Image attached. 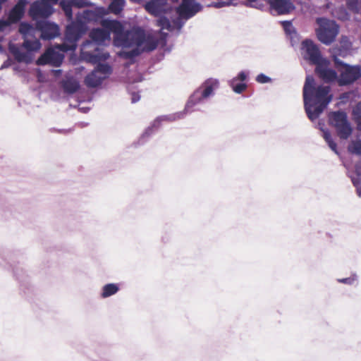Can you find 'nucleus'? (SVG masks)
<instances>
[{
	"label": "nucleus",
	"mask_w": 361,
	"mask_h": 361,
	"mask_svg": "<svg viewBox=\"0 0 361 361\" xmlns=\"http://www.w3.org/2000/svg\"><path fill=\"white\" fill-rule=\"evenodd\" d=\"M329 61L327 59L316 65L315 73L324 82L330 83L338 82V75L337 72L329 67Z\"/></svg>",
	"instance_id": "15"
},
{
	"label": "nucleus",
	"mask_w": 361,
	"mask_h": 361,
	"mask_svg": "<svg viewBox=\"0 0 361 361\" xmlns=\"http://www.w3.org/2000/svg\"><path fill=\"white\" fill-rule=\"evenodd\" d=\"M28 3L29 1L27 0H18L10 10L8 18L13 24L17 23L23 18L25 12L26 6Z\"/></svg>",
	"instance_id": "18"
},
{
	"label": "nucleus",
	"mask_w": 361,
	"mask_h": 361,
	"mask_svg": "<svg viewBox=\"0 0 361 361\" xmlns=\"http://www.w3.org/2000/svg\"><path fill=\"white\" fill-rule=\"evenodd\" d=\"M64 55L54 49H48L37 60V63L40 66L50 64L54 67H59L63 60Z\"/></svg>",
	"instance_id": "16"
},
{
	"label": "nucleus",
	"mask_w": 361,
	"mask_h": 361,
	"mask_svg": "<svg viewBox=\"0 0 361 361\" xmlns=\"http://www.w3.org/2000/svg\"><path fill=\"white\" fill-rule=\"evenodd\" d=\"M145 32L140 27H133L130 30H126L119 44L123 47H130L133 45L141 47L145 40Z\"/></svg>",
	"instance_id": "8"
},
{
	"label": "nucleus",
	"mask_w": 361,
	"mask_h": 361,
	"mask_svg": "<svg viewBox=\"0 0 361 361\" xmlns=\"http://www.w3.org/2000/svg\"><path fill=\"white\" fill-rule=\"evenodd\" d=\"M361 0H346V6L348 10L354 13L360 12L359 4Z\"/></svg>",
	"instance_id": "40"
},
{
	"label": "nucleus",
	"mask_w": 361,
	"mask_h": 361,
	"mask_svg": "<svg viewBox=\"0 0 361 361\" xmlns=\"http://www.w3.org/2000/svg\"><path fill=\"white\" fill-rule=\"evenodd\" d=\"M353 118L356 123L357 130L361 131V102H357L353 109Z\"/></svg>",
	"instance_id": "34"
},
{
	"label": "nucleus",
	"mask_w": 361,
	"mask_h": 361,
	"mask_svg": "<svg viewBox=\"0 0 361 361\" xmlns=\"http://www.w3.org/2000/svg\"><path fill=\"white\" fill-rule=\"evenodd\" d=\"M87 59L92 63H99L101 61H106L109 58V54L105 53H87Z\"/></svg>",
	"instance_id": "30"
},
{
	"label": "nucleus",
	"mask_w": 361,
	"mask_h": 361,
	"mask_svg": "<svg viewBox=\"0 0 361 361\" xmlns=\"http://www.w3.org/2000/svg\"><path fill=\"white\" fill-rule=\"evenodd\" d=\"M142 45H144L143 51H152L157 47L158 40L152 35H145Z\"/></svg>",
	"instance_id": "29"
},
{
	"label": "nucleus",
	"mask_w": 361,
	"mask_h": 361,
	"mask_svg": "<svg viewBox=\"0 0 361 361\" xmlns=\"http://www.w3.org/2000/svg\"><path fill=\"white\" fill-rule=\"evenodd\" d=\"M107 14V11L103 7H96L94 9H85L82 13H78L77 17L81 21L85 22L87 25L90 23H99L102 24V21L104 20V17Z\"/></svg>",
	"instance_id": "13"
},
{
	"label": "nucleus",
	"mask_w": 361,
	"mask_h": 361,
	"mask_svg": "<svg viewBox=\"0 0 361 361\" xmlns=\"http://www.w3.org/2000/svg\"><path fill=\"white\" fill-rule=\"evenodd\" d=\"M159 18L157 20V25L159 26L161 30H167L169 31H172L173 27L171 25V23L168 18L164 16V14L161 16H158Z\"/></svg>",
	"instance_id": "35"
},
{
	"label": "nucleus",
	"mask_w": 361,
	"mask_h": 361,
	"mask_svg": "<svg viewBox=\"0 0 361 361\" xmlns=\"http://www.w3.org/2000/svg\"><path fill=\"white\" fill-rule=\"evenodd\" d=\"M106 78V75H99L98 73L93 70L85 78V83L88 87L95 88L101 85Z\"/></svg>",
	"instance_id": "22"
},
{
	"label": "nucleus",
	"mask_w": 361,
	"mask_h": 361,
	"mask_svg": "<svg viewBox=\"0 0 361 361\" xmlns=\"http://www.w3.org/2000/svg\"><path fill=\"white\" fill-rule=\"evenodd\" d=\"M98 73L104 74V75H106V78L109 77V75L112 73V68L108 63H99L96 68L94 69Z\"/></svg>",
	"instance_id": "37"
},
{
	"label": "nucleus",
	"mask_w": 361,
	"mask_h": 361,
	"mask_svg": "<svg viewBox=\"0 0 361 361\" xmlns=\"http://www.w3.org/2000/svg\"><path fill=\"white\" fill-rule=\"evenodd\" d=\"M168 0H151L145 5V9L154 16L164 14L169 10Z\"/></svg>",
	"instance_id": "19"
},
{
	"label": "nucleus",
	"mask_w": 361,
	"mask_h": 361,
	"mask_svg": "<svg viewBox=\"0 0 361 361\" xmlns=\"http://www.w3.org/2000/svg\"><path fill=\"white\" fill-rule=\"evenodd\" d=\"M347 97V94H343L341 97V98H346Z\"/></svg>",
	"instance_id": "58"
},
{
	"label": "nucleus",
	"mask_w": 361,
	"mask_h": 361,
	"mask_svg": "<svg viewBox=\"0 0 361 361\" xmlns=\"http://www.w3.org/2000/svg\"><path fill=\"white\" fill-rule=\"evenodd\" d=\"M8 66H9V63H8V61H5V62L3 63V65H2V66H1V68H7V67H8Z\"/></svg>",
	"instance_id": "54"
},
{
	"label": "nucleus",
	"mask_w": 361,
	"mask_h": 361,
	"mask_svg": "<svg viewBox=\"0 0 361 361\" xmlns=\"http://www.w3.org/2000/svg\"><path fill=\"white\" fill-rule=\"evenodd\" d=\"M13 24L11 20L7 18L6 20L0 19V32L4 31Z\"/></svg>",
	"instance_id": "47"
},
{
	"label": "nucleus",
	"mask_w": 361,
	"mask_h": 361,
	"mask_svg": "<svg viewBox=\"0 0 361 361\" xmlns=\"http://www.w3.org/2000/svg\"><path fill=\"white\" fill-rule=\"evenodd\" d=\"M56 72L61 73V70H56Z\"/></svg>",
	"instance_id": "59"
},
{
	"label": "nucleus",
	"mask_w": 361,
	"mask_h": 361,
	"mask_svg": "<svg viewBox=\"0 0 361 361\" xmlns=\"http://www.w3.org/2000/svg\"><path fill=\"white\" fill-rule=\"evenodd\" d=\"M36 29L40 32V37L44 40H51L60 35L59 25L46 20H37Z\"/></svg>",
	"instance_id": "12"
},
{
	"label": "nucleus",
	"mask_w": 361,
	"mask_h": 361,
	"mask_svg": "<svg viewBox=\"0 0 361 361\" xmlns=\"http://www.w3.org/2000/svg\"><path fill=\"white\" fill-rule=\"evenodd\" d=\"M109 39V31L106 28H93L89 33V39L82 42V47L85 48L90 45H103L106 40Z\"/></svg>",
	"instance_id": "14"
},
{
	"label": "nucleus",
	"mask_w": 361,
	"mask_h": 361,
	"mask_svg": "<svg viewBox=\"0 0 361 361\" xmlns=\"http://www.w3.org/2000/svg\"><path fill=\"white\" fill-rule=\"evenodd\" d=\"M247 78V73L244 71H242L238 73V75L235 78H233V79H236V82L238 80H240L241 82H243L245 80H246Z\"/></svg>",
	"instance_id": "48"
},
{
	"label": "nucleus",
	"mask_w": 361,
	"mask_h": 361,
	"mask_svg": "<svg viewBox=\"0 0 361 361\" xmlns=\"http://www.w3.org/2000/svg\"><path fill=\"white\" fill-rule=\"evenodd\" d=\"M102 27L109 31V36L113 33L114 40L119 44L126 32L123 23L117 20L105 19L102 21Z\"/></svg>",
	"instance_id": "17"
},
{
	"label": "nucleus",
	"mask_w": 361,
	"mask_h": 361,
	"mask_svg": "<svg viewBox=\"0 0 361 361\" xmlns=\"http://www.w3.org/2000/svg\"><path fill=\"white\" fill-rule=\"evenodd\" d=\"M348 151L351 154L361 155V140H352L348 146Z\"/></svg>",
	"instance_id": "38"
},
{
	"label": "nucleus",
	"mask_w": 361,
	"mask_h": 361,
	"mask_svg": "<svg viewBox=\"0 0 361 361\" xmlns=\"http://www.w3.org/2000/svg\"><path fill=\"white\" fill-rule=\"evenodd\" d=\"M54 12V7L51 4L42 2L41 1H35L30 7L29 15L35 20H39V18L45 20L49 18Z\"/></svg>",
	"instance_id": "11"
},
{
	"label": "nucleus",
	"mask_w": 361,
	"mask_h": 361,
	"mask_svg": "<svg viewBox=\"0 0 361 361\" xmlns=\"http://www.w3.org/2000/svg\"><path fill=\"white\" fill-rule=\"evenodd\" d=\"M141 52L142 51L140 50L138 47H137L130 51H121L119 53V56L123 59H129L130 61V63H133L135 62V59L138 56Z\"/></svg>",
	"instance_id": "33"
},
{
	"label": "nucleus",
	"mask_w": 361,
	"mask_h": 361,
	"mask_svg": "<svg viewBox=\"0 0 361 361\" xmlns=\"http://www.w3.org/2000/svg\"><path fill=\"white\" fill-rule=\"evenodd\" d=\"M301 49L305 51L304 59L312 64L317 65L326 59L323 58L319 47L310 39L302 42Z\"/></svg>",
	"instance_id": "9"
},
{
	"label": "nucleus",
	"mask_w": 361,
	"mask_h": 361,
	"mask_svg": "<svg viewBox=\"0 0 361 361\" xmlns=\"http://www.w3.org/2000/svg\"><path fill=\"white\" fill-rule=\"evenodd\" d=\"M80 110L83 113H87L90 111V108L89 107H82V108H80Z\"/></svg>",
	"instance_id": "53"
},
{
	"label": "nucleus",
	"mask_w": 361,
	"mask_h": 361,
	"mask_svg": "<svg viewBox=\"0 0 361 361\" xmlns=\"http://www.w3.org/2000/svg\"><path fill=\"white\" fill-rule=\"evenodd\" d=\"M346 174L350 178L353 185L356 188L357 195L361 197V178L353 176L349 171Z\"/></svg>",
	"instance_id": "39"
},
{
	"label": "nucleus",
	"mask_w": 361,
	"mask_h": 361,
	"mask_svg": "<svg viewBox=\"0 0 361 361\" xmlns=\"http://www.w3.org/2000/svg\"><path fill=\"white\" fill-rule=\"evenodd\" d=\"M83 1H84V2H87V0H83Z\"/></svg>",
	"instance_id": "62"
},
{
	"label": "nucleus",
	"mask_w": 361,
	"mask_h": 361,
	"mask_svg": "<svg viewBox=\"0 0 361 361\" xmlns=\"http://www.w3.org/2000/svg\"><path fill=\"white\" fill-rule=\"evenodd\" d=\"M343 166H345L346 169H348V167L345 164H343Z\"/></svg>",
	"instance_id": "61"
},
{
	"label": "nucleus",
	"mask_w": 361,
	"mask_h": 361,
	"mask_svg": "<svg viewBox=\"0 0 361 361\" xmlns=\"http://www.w3.org/2000/svg\"><path fill=\"white\" fill-rule=\"evenodd\" d=\"M75 16V19L68 20L66 26L63 40L61 44L56 45V49L63 52L75 51L78 47V42L88 30V26Z\"/></svg>",
	"instance_id": "2"
},
{
	"label": "nucleus",
	"mask_w": 361,
	"mask_h": 361,
	"mask_svg": "<svg viewBox=\"0 0 361 361\" xmlns=\"http://www.w3.org/2000/svg\"><path fill=\"white\" fill-rule=\"evenodd\" d=\"M329 122L335 128L340 139L347 140L352 135L353 129L344 111L331 112L329 115Z\"/></svg>",
	"instance_id": "5"
},
{
	"label": "nucleus",
	"mask_w": 361,
	"mask_h": 361,
	"mask_svg": "<svg viewBox=\"0 0 361 361\" xmlns=\"http://www.w3.org/2000/svg\"><path fill=\"white\" fill-rule=\"evenodd\" d=\"M140 99V96L139 94L137 93H133L132 94V97H131V101H132V103H136L137 102H138Z\"/></svg>",
	"instance_id": "50"
},
{
	"label": "nucleus",
	"mask_w": 361,
	"mask_h": 361,
	"mask_svg": "<svg viewBox=\"0 0 361 361\" xmlns=\"http://www.w3.org/2000/svg\"><path fill=\"white\" fill-rule=\"evenodd\" d=\"M281 23L286 35H290L292 32L296 30L293 25L292 22L290 20H283L281 21Z\"/></svg>",
	"instance_id": "42"
},
{
	"label": "nucleus",
	"mask_w": 361,
	"mask_h": 361,
	"mask_svg": "<svg viewBox=\"0 0 361 361\" xmlns=\"http://www.w3.org/2000/svg\"><path fill=\"white\" fill-rule=\"evenodd\" d=\"M228 84L232 90L237 94L242 93L247 87V84L245 82L236 83V79H231L228 81Z\"/></svg>",
	"instance_id": "36"
},
{
	"label": "nucleus",
	"mask_w": 361,
	"mask_h": 361,
	"mask_svg": "<svg viewBox=\"0 0 361 361\" xmlns=\"http://www.w3.org/2000/svg\"><path fill=\"white\" fill-rule=\"evenodd\" d=\"M171 3L173 4H177L178 3L179 0H170Z\"/></svg>",
	"instance_id": "57"
},
{
	"label": "nucleus",
	"mask_w": 361,
	"mask_h": 361,
	"mask_svg": "<svg viewBox=\"0 0 361 361\" xmlns=\"http://www.w3.org/2000/svg\"><path fill=\"white\" fill-rule=\"evenodd\" d=\"M219 87V82L216 78H208L205 80L189 96L185 104V111L189 114L197 110L195 107L198 105L204 104L211 97L215 94V90Z\"/></svg>",
	"instance_id": "3"
},
{
	"label": "nucleus",
	"mask_w": 361,
	"mask_h": 361,
	"mask_svg": "<svg viewBox=\"0 0 361 361\" xmlns=\"http://www.w3.org/2000/svg\"><path fill=\"white\" fill-rule=\"evenodd\" d=\"M2 50V47L0 45V51Z\"/></svg>",
	"instance_id": "60"
},
{
	"label": "nucleus",
	"mask_w": 361,
	"mask_h": 361,
	"mask_svg": "<svg viewBox=\"0 0 361 361\" xmlns=\"http://www.w3.org/2000/svg\"><path fill=\"white\" fill-rule=\"evenodd\" d=\"M351 48L352 42L349 37L345 35H342L339 42V47L338 48L339 55L346 54L351 49Z\"/></svg>",
	"instance_id": "28"
},
{
	"label": "nucleus",
	"mask_w": 361,
	"mask_h": 361,
	"mask_svg": "<svg viewBox=\"0 0 361 361\" xmlns=\"http://www.w3.org/2000/svg\"><path fill=\"white\" fill-rule=\"evenodd\" d=\"M329 92L330 87H315L314 78L311 75L306 77L303 87V101L305 112L311 121L318 118L330 103L331 96Z\"/></svg>",
	"instance_id": "1"
},
{
	"label": "nucleus",
	"mask_w": 361,
	"mask_h": 361,
	"mask_svg": "<svg viewBox=\"0 0 361 361\" xmlns=\"http://www.w3.org/2000/svg\"><path fill=\"white\" fill-rule=\"evenodd\" d=\"M59 5L63 11L67 20H72V18H73V6L83 8L88 5V2H84L83 0H61L59 2Z\"/></svg>",
	"instance_id": "20"
},
{
	"label": "nucleus",
	"mask_w": 361,
	"mask_h": 361,
	"mask_svg": "<svg viewBox=\"0 0 361 361\" xmlns=\"http://www.w3.org/2000/svg\"><path fill=\"white\" fill-rule=\"evenodd\" d=\"M355 173L357 177L361 178V161H359L355 164Z\"/></svg>",
	"instance_id": "49"
},
{
	"label": "nucleus",
	"mask_w": 361,
	"mask_h": 361,
	"mask_svg": "<svg viewBox=\"0 0 361 361\" xmlns=\"http://www.w3.org/2000/svg\"><path fill=\"white\" fill-rule=\"evenodd\" d=\"M125 6L126 0H111L108 10L110 13L118 15L123 10Z\"/></svg>",
	"instance_id": "26"
},
{
	"label": "nucleus",
	"mask_w": 361,
	"mask_h": 361,
	"mask_svg": "<svg viewBox=\"0 0 361 361\" xmlns=\"http://www.w3.org/2000/svg\"><path fill=\"white\" fill-rule=\"evenodd\" d=\"M317 21L319 24L317 30L318 39L325 45H330L338 34V25L336 21L325 18H319Z\"/></svg>",
	"instance_id": "6"
},
{
	"label": "nucleus",
	"mask_w": 361,
	"mask_h": 361,
	"mask_svg": "<svg viewBox=\"0 0 361 361\" xmlns=\"http://www.w3.org/2000/svg\"><path fill=\"white\" fill-rule=\"evenodd\" d=\"M338 282L348 285H353L357 282V276L356 274H353L350 277L338 279Z\"/></svg>",
	"instance_id": "43"
},
{
	"label": "nucleus",
	"mask_w": 361,
	"mask_h": 361,
	"mask_svg": "<svg viewBox=\"0 0 361 361\" xmlns=\"http://www.w3.org/2000/svg\"><path fill=\"white\" fill-rule=\"evenodd\" d=\"M22 47L28 52L37 51L41 48V43L37 39H29L27 37L23 38Z\"/></svg>",
	"instance_id": "27"
},
{
	"label": "nucleus",
	"mask_w": 361,
	"mask_h": 361,
	"mask_svg": "<svg viewBox=\"0 0 361 361\" xmlns=\"http://www.w3.org/2000/svg\"><path fill=\"white\" fill-rule=\"evenodd\" d=\"M202 8V4L196 2L195 0H181L180 4L176 6L175 11L178 15L184 17L185 20H188L201 11Z\"/></svg>",
	"instance_id": "10"
},
{
	"label": "nucleus",
	"mask_w": 361,
	"mask_h": 361,
	"mask_svg": "<svg viewBox=\"0 0 361 361\" xmlns=\"http://www.w3.org/2000/svg\"><path fill=\"white\" fill-rule=\"evenodd\" d=\"M244 5L247 7L254 8L260 11H263L264 8V4L257 1V0H247Z\"/></svg>",
	"instance_id": "41"
},
{
	"label": "nucleus",
	"mask_w": 361,
	"mask_h": 361,
	"mask_svg": "<svg viewBox=\"0 0 361 361\" xmlns=\"http://www.w3.org/2000/svg\"><path fill=\"white\" fill-rule=\"evenodd\" d=\"M9 51L13 54L15 59L19 63L25 62L28 63L31 61V56L30 54L22 51L16 44H10Z\"/></svg>",
	"instance_id": "23"
},
{
	"label": "nucleus",
	"mask_w": 361,
	"mask_h": 361,
	"mask_svg": "<svg viewBox=\"0 0 361 361\" xmlns=\"http://www.w3.org/2000/svg\"><path fill=\"white\" fill-rule=\"evenodd\" d=\"M61 84L64 92L67 94L76 92L80 87L79 82L73 77L63 80Z\"/></svg>",
	"instance_id": "24"
},
{
	"label": "nucleus",
	"mask_w": 361,
	"mask_h": 361,
	"mask_svg": "<svg viewBox=\"0 0 361 361\" xmlns=\"http://www.w3.org/2000/svg\"><path fill=\"white\" fill-rule=\"evenodd\" d=\"M119 290V286L117 283H107L102 288L101 297L106 298L116 294Z\"/></svg>",
	"instance_id": "25"
},
{
	"label": "nucleus",
	"mask_w": 361,
	"mask_h": 361,
	"mask_svg": "<svg viewBox=\"0 0 361 361\" xmlns=\"http://www.w3.org/2000/svg\"><path fill=\"white\" fill-rule=\"evenodd\" d=\"M271 9L275 10L279 14H287L295 8L290 0H269Z\"/></svg>",
	"instance_id": "21"
},
{
	"label": "nucleus",
	"mask_w": 361,
	"mask_h": 361,
	"mask_svg": "<svg viewBox=\"0 0 361 361\" xmlns=\"http://www.w3.org/2000/svg\"><path fill=\"white\" fill-rule=\"evenodd\" d=\"M185 18L178 15V16L173 20V24L178 30H180L185 25Z\"/></svg>",
	"instance_id": "45"
},
{
	"label": "nucleus",
	"mask_w": 361,
	"mask_h": 361,
	"mask_svg": "<svg viewBox=\"0 0 361 361\" xmlns=\"http://www.w3.org/2000/svg\"><path fill=\"white\" fill-rule=\"evenodd\" d=\"M189 114L188 111H185V108H184L183 111L176 112L175 114L165 115L157 117L153 123L149 126L145 132L141 135L138 142L140 145H143L145 143L147 140L154 134V133L159 128L161 123L164 121H174L178 119H182L185 117L186 114Z\"/></svg>",
	"instance_id": "7"
},
{
	"label": "nucleus",
	"mask_w": 361,
	"mask_h": 361,
	"mask_svg": "<svg viewBox=\"0 0 361 361\" xmlns=\"http://www.w3.org/2000/svg\"><path fill=\"white\" fill-rule=\"evenodd\" d=\"M131 2L133 3H140V1H142V0H130Z\"/></svg>",
	"instance_id": "56"
},
{
	"label": "nucleus",
	"mask_w": 361,
	"mask_h": 361,
	"mask_svg": "<svg viewBox=\"0 0 361 361\" xmlns=\"http://www.w3.org/2000/svg\"><path fill=\"white\" fill-rule=\"evenodd\" d=\"M255 80L258 83L265 84V83L271 82L272 81V79L264 73H259L257 75Z\"/></svg>",
	"instance_id": "46"
},
{
	"label": "nucleus",
	"mask_w": 361,
	"mask_h": 361,
	"mask_svg": "<svg viewBox=\"0 0 361 361\" xmlns=\"http://www.w3.org/2000/svg\"><path fill=\"white\" fill-rule=\"evenodd\" d=\"M18 31L23 38H26L29 36H32L35 34V29L31 24L22 22L19 25Z\"/></svg>",
	"instance_id": "32"
},
{
	"label": "nucleus",
	"mask_w": 361,
	"mask_h": 361,
	"mask_svg": "<svg viewBox=\"0 0 361 361\" xmlns=\"http://www.w3.org/2000/svg\"><path fill=\"white\" fill-rule=\"evenodd\" d=\"M42 2H46L47 4H51V6H53L55 4H57L59 2V0H40Z\"/></svg>",
	"instance_id": "52"
},
{
	"label": "nucleus",
	"mask_w": 361,
	"mask_h": 361,
	"mask_svg": "<svg viewBox=\"0 0 361 361\" xmlns=\"http://www.w3.org/2000/svg\"><path fill=\"white\" fill-rule=\"evenodd\" d=\"M167 37H168V33L167 32H161V41L163 42L164 44H166Z\"/></svg>",
	"instance_id": "51"
},
{
	"label": "nucleus",
	"mask_w": 361,
	"mask_h": 361,
	"mask_svg": "<svg viewBox=\"0 0 361 361\" xmlns=\"http://www.w3.org/2000/svg\"><path fill=\"white\" fill-rule=\"evenodd\" d=\"M13 271L14 275L17 276V275H18V269H17V268L13 267Z\"/></svg>",
	"instance_id": "55"
},
{
	"label": "nucleus",
	"mask_w": 361,
	"mask_h": 361,
	"mask_svg": "<svg viewBox=\"0 0 361 361\" xmlns=\"http://www.w3.org/2000/svg\"><path fill=\"white\" fill-rule=\"evenodd\" d=\"M333 61L339 71L338 84L340 87L350 86L361 78V66L350 65L334 56Z\"/></svg>",
	"instance_id": "4"
},
{
	"label": "nucleus",
	"mask_w": 361,
	"mask_h": 361,
	"mask_svg": "<svg viewBox=\"0 0 361 361\" xmlns=\"http://www.w3.org/2000/svg\"><path fill=\"white\" fill-rule=\"evenodd\" d=\"M287 37L290 39V44L292 47L297 45L300 41V35L297 32V30H294L290 35H286Z\"/></svg>",
	"instance_id": "44"
},
{
	"label": "nucleus",
	"mask_w": 361,
	"mask_h": 361,
	"mask_svg": "<svg viewBox=\"0 0 361 361\" xmlns=\"http://www.w3.org/2000/svg\"><path fill=\"white\" fill-rule=\"evenodd\" d=\"M321 130L323 133V137L328 144L330 149L334 151L336 154H339V152L337 149V145L334 141L328 129L323 128V127H320Z\"/></svg>",
	"instance_id": "31"
}]
</instances>
